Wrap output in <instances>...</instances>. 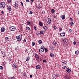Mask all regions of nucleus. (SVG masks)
<instances>
[{
  "label": "nucleus",
  "mask_w": 79,
  "mask_h": 79,
  "mask_svg": "<svg viewBox=\"0 0 79 79\" xmlns=\"http://www.w3.org/2000/svg\"><path fill=\"white\" fill-rule=\"evenodd\" d=\"M51 12L53 13H55V10L54 9L51 10Z\"/></svg>",
  "instance_id": "473e14b6"
},
{
  "label": "nucleus",
  "mask_w": 79,
  "mask_h": 79,
  "mask_svg": "<svg viewBox=\"0 0 79 79\" xmlns=\"http://www.w3.org/2000/svg\"><path fill=\"white\" fill-rule=\"evenodd\" d=\"M7 2L9 3H11V0H8Z\"/></svg>",
  "instance_id": "2f4dec72"
},
{
  "label": "nucleus",
  "mask_w": 79,
  "mask_h": 79,
  "mask_svg": "<svg viewBox=\"0 0 79 79\" xmlns=\"http://www.w3.org/2000/svg\"><path fill=\"white\" fill-rule=\"evenodd\" d=\"M61 37H64L65 36V33L63 32L60 33Z\"/></svg>",
  "instance_id": "6e6552de"
},
{
  "label": "nucleus",
  "mask_w": 79,
  "mask_h": 79,
  "mask_svg": "<svg viewBox=\"0 0 79 79\" xmlns=\"http://www.w3.org/2000/svg\"><path fill=\"white\" fill-rule=\"evenodd\" d=\"M1 32H4V31H5V28H1Z\"/></svg>",
  "instance_id": "f8f14e48"
},
{
  "label": "nucleus",
  "mask_w": 79,
  "mask_h": 79,
  "mask_svg": "<svg viewBox=\"0 0 79 79\" xmlns=\"http://www.w3.org/2000/svg\"><path fill=\"white\" fill-rule=\"evenodd\" d=\"M62 31V28L61 27H59V32H61Z\"/></svg>",
  "instance_id": "cd10ccee"
},
{
  "label": "nucleus",
  "mask_w": 79,
  "mask_h": 79,
  "mask_svg": "<svg viewBox=\"0 0 79 79\" xmlns=\"http://www.w3.org/2000/svg\"><path fill=\"white\" fill-rule=\"evenodd\" d=\"M45 52H48V50L47 48L45 49Z\"/></svg>",
  "instance_id": "c03bdc74"
},
{
  "label": "nucleus",
  "mask_w": 79,
  "mask_h": 79,
  "mask_svg": "<svg viewBox=\"0 0 79 79\" xmlns=\"http://www.w3.org/2000/svg\"><path fill=\"white\" fill-rule=\"evenodd\" d=\"M11 79H15V78H14V77H11Z\"/></svg>",
  "instance_id": "3c124183"
},
{
  "label": "nucleus",
  "mask_w": 79,
  "mask_h": 79,
  "mask_svg": "<svg viewBox=\"0 0 79 79\" xmlns=\"http://www.w3.org/2000/svg\"><path fill=\"white\" fill-rule=\"evenodd\" d=\"M47 21L48 24H51L52 23V21H51V19H50V18L48 19L47 20Z\"/></svg>",
  "instance_id": "423d86ee"
},
{
  "label": "nucleus",
  "mask_w": 79,
  "mask_h": 79,
  "mask_svg": "<svg viewBox=\"0 0 79 79\" xmlns=\"http://www.w3.org/2000/svg\"><path fill=\"white\" fill-rule=\"evenodd\" d=\"M56 16H54V18H55V19H56Z\"/></svg>",
  "instance_id": "052dcab7"
},
{
  "label": "nucleus",
  "mask_w": 79,
  "mask_h": 79,
  "mask_svg": "<svg viewBox=\"0 0 79 79\" xmlns=\"http://www.w3.org/2000/svg\"><path fill=\"white\" fill-rule=\"evenodd\" d=\"M70 24L72 26H73V25H74V23L73 22H71L70 23Z\"/></svg>",
  "instance_id": "bb28decb"
},
{
  "label": "nucleus",
  "mask_w": 79,
  "mask_h": 79,
  "mask_svg": "<svg viewBox=\"0 0 79 79\" xmlns=\"http://www.w3.org/2000/svg\"><path fill=\"white\" fill-rule=\"evenodd\" d=\"M23 76H26V72H24L23 73Z\"/></svg>",
  "instance_id": "e433bc0d"
},
{
  "label": "nucleus",
  "mask_w": 79,
  "mask_h": 79,
  "mask_svg": "<svg viewBox=\"0 0 79 79\" xmlns=\"http://www.w3.org/2000/svg\"><path fill=\"white\" fill-rule=\"evenodd\" d=\"M7 7L8 10H9V11H11V7L9 5H8L7 6Z\"/></svg>",
  "instance_id": "0eeeda50"
},
{
  "label": "nucleus",
  "mask_w": 79,
  "mask_h": 79,
  "mask_svg": "<svg viewBox=\"0 0 79 79\" xmlns=\"http://www.w3.org/2000/svg\"><path fill=\"white\" fill-rule=\"evenodd\" d=\"M40 34V33L37 32L36 33V35H39Z\"/></svg>",
  "instance_id": "79ce46f5"
},
{
  "label": "nucleus",
  "mask_w": 79,
  "mask_h": 79,
  "mask_svg": "<svg viewBox=\"0 0 79 79\" xmlns=\"http://www.w3.org/2000/svg\"><path fill=\"white\" fill-rule=\"evenodd\" d=\"M26 2L27 3H28V2H29V0H26Z\"/></svg>",
  "instance_id": "8fccbe9b"
},
{
  "label": "nucleus",
  "mask_w": 79,
  "mask_h": 79,
  "mask_svg": "<svg viewBox=\"0 0 79 79\" xmlns=\"http://www.w3.org/2000/svg\"><path fill=\"white\" fill-rule=\"evenodd\" d=\"M62 62L63 64H66L67 62L65 61V60H63L62 61Z\"/></svg>",
  "instance_id": "f3484780"
},
{
  "label": "nucleus",
  "mask_w": 79,
  "mask_h": 79,
  "mask_svg": "<svg viewBox=\"0 0 79 79\" xmlns=\"http://www.w3.org/2000/svg\"><path fill=\"white\" fill-rule=\"evenodd\" d=\"M78 14L79 15V11L78 12Z\"/></svg>",
  "instance_id": "e2e57ef3"
},
{
  "label": "nucleus",
  "mask_w": 79,
  "mask_h": 79,
  "mask_svg": "<svg viewBox=\"0 0 79 79\" xmlns=\"http://www.w3.org/2000/svg\"><path fill=\"white\" fill-rule=\"evenodd\" d=\"M22 35H20L19 36H16V38L17 39V41H21L22 40Z\"/></svg>",
  "instance_id": "f257e3e1"
},
{
  "label": "nucleus",
  "mask_w": 79,
  "mask_h": 79,
  "mask_svg": "<svg viewBox=\"0 0 79 79\" xmlns=\"http://www.w3.org/2000/svg\"><path fill=\"white\" fill-rule=\"evenodd\" d=\"M36 68L37 69H40V66L39 65H38L36 66Z\"/></svg>",
  "instance_id": "4468645a"
},
{
  "label": "nucleus",
  "mask_w": 79,
  "mask_h": 79,
  "mask_svg": "<svg viewBox=\"0 0 79 79\" xmlns=\"http://www.w3.org/2000/svg\"><path fill=\"white\" fill-rule=\"evenodd\" d=\"M44 50H45V47L43 46H42L39 49V51L40 52L42 53L44 52Z\"/></svg>",
  "instance_id": "7ed1b4c3"
},
{
  "label": "nucleus",
  "mask_w": 79,
  "mask_h": 79,
  "mask_svg": "<svg viewBox=\"0 0 79 79\" xmlns=\"http://www.w3.org/2000/svg\"><path fill=\"white\" fill-rule=\"evenodd\" d=\"M0 69H1V70H3V67L2 66H0Z\"/></svg>",
  "instance_id": "7c9ffc66"
},
{
  "label": "nucleus",
  "mask_w": 79,
  "mask_h": 79,
  "mask_svg": "<svg viewBox=\"0 0 79 79\" xmlns=\"http://www.w3.org/2000/svg\"><path fill=\"white\" fill-rule=\"evenodd\" d=\"M70 19L71 20V21H73V18H70Z\"/></svg>",
  "instance_id": "49530a36"
},
{
  "label": "nucleus",
  "mask_w": 79,
  "mask_h": 79,
  "mask_svg": "<svg viewBox=\"0 0 79 79\" xmlns=\"http://www.w3.org/2000/svg\"><path fill=\"white\" fill-rule=\"evenodd\" d=\"M5 39L6 40V41H9V40H10L9 38H8V37H6Z\"/></svg>",
  "instance_id": "a211bd4d"
},
{
  "label": "nucleus",
  "mask_w": 79,
  "mask_h": 79,
  "mask_svg": "<svg viewBox=\"0 0 79 79\" xmlns=\"http://www.w3.org/2000/svg\"><path fill=\"white\" fill-rule=\"evenodd\" d=\"M53 28L55 30H56V29L57 27L56 26H54L53 27Z\"/></svg>",
  "instance_id": "58836bf2"
},
{
  "label": "nucleus",
  "mask_w": 79,
  "mask_h": 79,
  "mask_svg": "<svg viewBox=\"0 0 79 79\" xmlns=\"http://www.w3.org/2000/svg\"><path fill=\"white\" fill-rule=\"evenodd\" d=\"M13 68H17V67H16V65L15 64H13Z\"/></svg>",
  "instance_id": "4be33fe9"
},
{
  "label": "nucleus",
  "mask_w": 79,
  "mask_h": 79,
  "mask_svg": "<svg viewBox=\"0 0 79 79\" xmlns=\"http://www.w3.org/2000/svg\"><path fill=\"white\" fill-rule=\"evenodd\" d=\"M63 42L65 44H67V42H68V39H64Z\"/></svg>",
  "instance_id": "9d476101"
},
{
  "label": "nucleus",
  "mask_w": 79,
  "mask_h": 79,
  "mask_svg": "<svg viewBox=\"0 0 79 79\" xmlns=\"http://www.w3.org/2000/svg\"><path fill=\"white\" fill-rule=\"evenodd\" d=\"M1 13H2V14H3L4 13L3 11H2L1 12Z\"/></svg>",
  "instance_id": "603ef678"
},
{
  "label": "nucleus",
  "mask_w": 79,
  "mask_h": 79,
  "mask_svg": "<svg viewBox=\"0 0 79 79\" xmlns=\"http://www.w3.org/2000/svg\"><path fill=\"white\" fill-rule=\"evenodd\" d=\"M69 31H70V32H71L72 30H71V29H69Z\"/></svg>",
  "instance_id": "13d9d810"
},
{
  "label": "nucleus",
  "mask_w": 79,
  "mask_h": 79,
  "mask_svg": "<svg viewBox=\"0 0 79 79\" xmlns=\"http://www.w3.org/2000/svg\"><path fill=\"white\" fill-rule=\"evenodd\" d=\"M74 1H76V0H73Z\"/></svg>",
  "instance_id": "69168bd1"
},
{
  "label": "nucleus",
  "mask_w": 79,
  "mask_h": 79,
  "mask_svg": "<svg viewBox=\"0 0 79 79\" xmlns=\"http://www.w3.org/2000/svg\"><path fill=\"white\" fill-rule=\"evenodd\" d=\"M44 79H46V78H44Z\"/></svg>",
  "instance_id": "338daca9"
},
{
  "label": "nucleus",
  "mask_w": 79,
  "mask_h": 79,
  "mask_svg": "<svg viewBox=\"0 0 79 79\" xmlns=\"http://www.w3.org/2000/svg\"><path fill=\"white\" fill-rule=\"evenodd\" d=\"M50 55L51 57H53V56L54 55L52 53H50Z\"/></svg>",
  "instance_id": "c756f323"
},
{
  "label": "nucleus",
  "mask_w": 79,
  "mask_h": 79,
  "mask_svg": "<svg viewBox=\"0 0 79 79\" xmlns=\"http://www.w3.org/2000/svg\"><path fill=\"white\" fill-rule=\"evenodd\" d=\"M40 35H42V34H44V32H43V31H40Z\"/></svg>",
  "instance_id": "b1692460"
},
{
  "label": "nucleus",
  "mask_w": 79,
  "mask_h": 79,
  "mask_svg": "<svg viewBox=\"0 0 79 79\" xmlns=\"http://www.w3.org/2000/svg\"><path fill=\"white\" fill-rule=\"evenodd\" d=\"M43 62H44V63H45V62H46V60H43Z\"/></svg>",
  "instance_id": "5fc2aeb1"
},
{
  "label": "nucleus",
  "mask_w": 79,
  "mask_h": 79,
  "mask_svg": "<svg viewBox=\"0 0 79 79\" xmlns=\"http://www.w3.org/2000/svg\"><path fill=\"white\" fill-rule=\"evenodd\" d=\"M43 29L44 31H47V30L48 29V27H47L46 26H44L43 27Z\"/></svg>",
  "instance_id": "9b49d317"
},
{
  "label": "nucleus",
  "mask_w": 79,
  "mask_h": 79,
  "mask_svg": "<svg viewBox=\"0 0 79 79\" xmlns=\"http://www.w3.org/2000/svg\"><path fill=\"white\" fill-rule=\"evenodd\" d=\"M29 14H32V13H33V12H32L31 10H29Z\"/></svg>",
  "instance_id": "c9c22d12"
},
{
  "label": "nucleus",
  "mask_w": 79,
  "mask_h": 79,
  "mask_svg": "<svg viewBox=\"0 0 79 79\" xmlns=\"http://www.w3.org/2000/svg\"><path fill=\"white\" fill-rule=\"evenodd\" d=\"M29 59H30L29 57H27L26 58V60L27 61H29Z\"/></svg>",
  "instance_id": "dca6fc26"
},
{
  "label": "nucleus",
  "mask_w": 79,
  "mask_h": 79,
  "mask_svg": "<svg viewBox=\"0 0 79 79\" xmlns=\"http://www.w3.org/2000/svg\"><path fill=\"white\" fill-rule=\"evenodd\" d=\"M66 71L68 73H70V72H71V69H69V68H67L66 70Z\"/></svg>",
  "instance_id": "ddd939ff"
},
{
  "label": "nucleus",
  "mask_w": 79,
  "mask_h": 79,
  "mask_svg": "<svg viewBox=\"0 0 79 79\" xmlns=\"http://www.w3.org/2000/svg\"><path fill=\"white\" fill-rule=\"evenodd\" d=\"M26 29L27 31H29V30H30V28L28 27H26Z\"/></svg>",
  "instance_id": "6ab92c4d"
},
{
  "label": "nucleus",
  "mask_w": 79,
  "mask_h": 79,
  "mask_svg": "<svg viewBox=\"0 0 79 79\" xmlns=\"http://www.w3.org/2000/svg\"><path fill=\"white\" fill-rule=\"evenodd\" d=\"M28 37L29 38H31V36L30 35H28Z\"/></svg>",
  "instance_id": "864d4df0"
},
{
  "label": "nucleus",
  "mask_w": 79,
  "mask_h": 79,
  "mask_svg": "<svg viewBox=\"0 0 79 79\" xmlns=\"http://www.w3.org/2000/svg\"><path fill=\"white\" fill-rule=\"evenodd\" d=\"M30 1L31 3H33V2H34V0H30Z\"/></svg>",
  "instance_id": "ea45409f"
},
{
  "label": "nucleus",
  "mask_w": 79,
  "mask_h": 79,
  "mask_svg": "<svg viewBox=\"0 0 79 79\" xmlns=\"http://www.w3.org/2000/svg\"><path fill=\"white\" fill-rule=\"evenodd\" d=\"M62 68L63 69H66V67L64 65H63L62 66Z\"/></svg>",
  "instance_id": "c85d7f7f"
},
{
  "label": "nucleus",
  "mask_w": 79,
  "mask_h": 79,
  "mask_svg": "<svg viewBox=\"0 0 79 79\" xmlns=\"http://www.w3.org/2000/svg\"><path fill=\"white\" fill-rule=\"evenodd\" d=\"M35 56L37 61L39 59V56L36 54H35Z\"/></svg>",
  "instance_id": "1a4fd4ad"
},
{
  "label": "nucleus",
  "mask_w": 79,
  "mask_h": 79,
  "mask_svg": "<svg viewBox=\"0 0 79 79\" xmlns=\"http://www.w3.org/2000/svg\"><path fill=\"white\" fill-rule=\"evenodd\" d=\"M30 78H32V75H30Z\"/></svg>",
  "instance_id": "09e8293b"
},
{
  "label": "nucleus",
  "mask_w": 79,
  "mask_h": 79,
  "mask_svg": "<svg viewBox=\"0 0 79 79\" xmlns=\"http://www.w3.org/2000/svg\"><path fill=\"white\" fill-rule=\"evenodd\" d=\"M6 65V64L5 62L3 63V66H5Z\"/></svg>",
  "instance_id": "f704fd0d"
},
{
  "label": "nucleus",
  "mask_w": 79,
  "mask_h": 79,
  "mask_svg": "<svg viewBox=\"0 0 79 79\" xmlns=\"http://www.w3.org/2000/svg\"><path fill=\"white\" fill-rule=\"evenodd\" d=\"M61 18L62 19H65V15H63L61 16Z\"/></svg>",
  "instance_id": "2eb2a0df"
},
{
  "label": "nucleus",
  "mask_w": 79,
  "mask_h": 79,
  "mask_svg": "<svg viewBox=\"0 0 79 79\" xmlns=\"http://www.w3.org/2000/svg\"><path fill=\"white\" fill-rule=\"evenodd\" d=\"M18 1H16L15 2V4H14L13 6L15 8H18Z\"/></svg>",
  "instance_id": "39448f33"
},
{
  "label": "nucleus",
  "mask_w": 79,
  "mask_h": 79,
  "mask_svg": "<svg viewBox=\"0 0 79 79\" xmlns=\"http://www.w3.org/2000/svg\"><path fill=\"white\" fill-rule=\"evenodd\" d=\"M32 46H34V45H35V42H32Z\"/></svg>",
  "instance_id": "72a5a7b5"
},
{
  "label": "nucleus",
  "mask_w": 79,
  "mask_h": 79,
  "mask_svg": "<svg viewBox=\"0 0 79 79\" xmlns=\"http://www.w3.org/2000/svg\"><path fill=\"white\" fill-rule=\"evenodd\" d=\"M75 54L76 55H78L79 54V51H77L75 52Z\"/></svg>",
  "instance_id": "412c9836"
},
{
  "label": "nucleus",
  "mask_w": 79,
  "mask_h": 79,
  "mask_svg": "<svg viewBox=\"0 0 79 79\" xmlns=\"http://www.w3.org/2000/svg\"><path fill=\"white\" fill-rule=\"evenodd\" d=\"M6 4L4 2H2L0 4V8H4Z\"/></svg>",
  "instance_id": "f03ea898"
},
{
  "label": "nucleus",
  "mask_w": 79,
  "mask_h": 79,
  "mask_svg": "<svg viewBox=\"0 0 79 79\" xmlns=\"http://www.w3.org/2000/svg\"><path fill=\"white\" fill-rule=\"evenodd\" d=\"M15 50L16 51V52H17V51H18V49L17 48H15Z\"/></svg>",
  "instance_id": "6e6d98bb"
},
{
  "label": "nucleus",
  "mask_w": 79,
  "mask_h": 79,
  "mask_svg": "<svg viewBox=\"0 0 79 79\" xmlns=\"http://www.w3.org/2000/svg\"><path fill=\"white\" fill-rule=\"evenodd\" d=\"M73 44H74V45H76V42H75V41H74V42H73Z\"/></svg>",
  "instance_id": "a18cd8bd"
},
{
  "label": "nucleus",
  "mask_w": 79,
  "mask_h": 79,
  "mask_svg": "<svg viewBox=\"0 0 79 79\" xmlns=\"http://www.w3.org/2000/svg\"><path fill=\"white\" fill-rule=\"evenodd\" d=\"M9 29L11 31H14L16 30V28L15 27L13 26H11L9 27Z\"/></svg>",
  "instance_id": "20e7f679"
},
{
  "label": "nucleus",
  "mask_w": 79,
  "mask_h": 79,
  "mask_svg": "<svg viewBox=\"0 0 79 79\" xmlns=\"http://www.w3.org/2000/svg\"><path fill=\"white\" fill-rule=\"evenodd\" d=\"M26 23H27V25H30V24L31 23V22H29V21H27L26 22Z\"/></svg>",
  "instance_id": "aec40b11"
},
{
  "label": "nucleus",
  "mask_w": 79,
  "mask_h": 79,
  "mask_svg": "<svg viewBox=\"0 0 79 79\" xmlns=\"http://www.w3.org/2000/svg\"><path fill=\"white\" fill-rule=\"evenodd\" d=\"M45 11L44 10H43L42 11V14L43 15H44L45 14Z\"/></svg>",
  "instance_id": "a19ab883"
},
{
  "label": "nucleus",
  "mask_w": 79,
  "mask_h": 79,
  "mask_svg": "<svg viewBox=\"0 0 79 79\" xmlns=\"http://www.w3.org/2000/svg\"><path fill=\"white\" fill-rule=\"evenodd\" d=\"M3 53H2V55H3Z\"/></svg>",
  "instance_id": "0e129e2a"
},
{
  "label": "nucleus",
  "mask_w": 79,
  "mask_h": 79,
  "mask_svg": "<svg viewBox=\"0 0 79 79\" xmlns=\"http://www.w3.org/2000/svg\"><path fill=\"white\" fill-rule=\"evenodd\" d=\"M38 42L40 44H41L42 42V40H39V41H38Z\"/></svg>",
  "instance_id": "a878e982"
},
{
  "label": "nucleus",
  "mask_w": 79,
  "mask_h": 79,
  "mask_svg": "<svg viewBox=\"0 0 79 79\" xmlns=\"http://www.w3.org/2000/svg\"><path fill=\"white\" fill-rule=\"evenodd\" d=\"M8 38H9V39H11V37H9Z\"/></svg>",
  "instance_id": "680f3d73"
},
{
  "label": "nucleus",
  "mask_w": 79,
  "mask_h": 79,
  "mask_svg": "<svg viewBox=\"0 0 79 79\" xmlns=\"http://www.w3.org/2000/svg\"><path fill=\"white\" fill-rule=\"evenodd\" d=\"M36 7H37V8H38V9H40V8L39 7V6H37Z\"/></svg>",
  "instance_id": "4d7b16f0"
},
{
  "label": "nucleus",
  "mask_w": 79,
  "mask_h": 79,
  "mask_svg": "<svg viewBox=\"0 0 79 79\" xmlns=\"http://www.w3.org/2000/svg\"><path fill=\"white\" fill-rule=\"evenodd\" d=\"M53 44L54 45H56V42L54 41L53 42Z\"/></svg>",
  "instance_id": "5701e85b"
},
{
  "label": "nucleus",
  "mask_w": 79,
  "mask_h": 79,
  "mask_svg": "<svg viewBox=\"0 0 79 79\" xmlns=\"http://www.w3.org/2000/svg\"><path fill=\"white\" fill-rule=\"evenodd\" d=\"M39 24L40 26H42L43 25V24L41 22H39Z\"/></svg>",
  "instance_id": "393cba45"
},
{
  "label": "nucleus",
  "mask_w": 79,
  "mask_h": 79,
  "mask_svg": "<svg viewBox=\"0 0 79 79\" xmlns=\"http://www.w3.org/2000/svg\"><path fill=\"white\" fill-rule=\"evenodd\" d=\"M20 3H21V5H22V6H23V2H20Z\"/></svg>",
  "instance_id": "37998d69"
},
{
  "label": "nucleus",
  "mask_w": 79,
  "mask_h": 79,
  "mask_svg": "<svg viewBox=\"0 0 79 79\" xmlns=\"http://www.w3.org/2000/svg\"><path fill=\"white\" fill-rule=\"evenodd\" d=\"M23 41L25 43H26V40L25 39H24L23 40Z\"/></svg>",
  "instance_id": "de8ad7c7"
},
{
  "label": "nucleus",
  "mask_w": 79,
  "mask_h": 79,
  "mask_svg": "<svg viewBox=\"0 0 79 79\" xmlns=\"http://www.w3.org/2000/svg\"><path fill=\"white\" fill-rule=\"evenodd\" d=\"M25 52H27V49H26L25 50Z\"/></svg>",
  "instance_id": "bf43d9fd"
},
{
  "label": "nucleus",
  "mask_w": 79,
  "mask_h": 79,
  "mask_svg": "<svg viewBox=\"0 0 79 79\" xmlns=\"http://www.w3.org/2000/svg\"><path fill=\"white\" fill-rule=\"evenodd\" d=\"M34 28L35 30V31H37V28H36V27H35V26H34Z\"/></svg>",
  "instance_id": "4c0bfd02"
}]
</instances>
